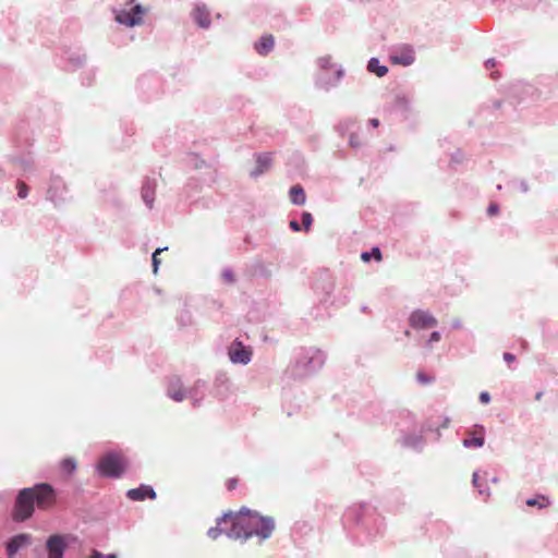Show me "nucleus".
I'll list each match as a JSON object with an SVG mask.
<instances>
[{"label":"nucleus","mask_w":558,"mask_h":558,"mask_svg":"<svg viewBox=\"0 0 558 558\" xmlns=\"http://www.w3.org/2000/svg\"><path fill=\"white\" fill-rule=\"evenodd\" d=\"M227 523L231 524L228 535L233 538L247 539L256 535L265 539L271 535L275 529V522L271 518L263 517L246 508H242L238 512L230 511L218 519V524Z\"/></svg>","instance_id":"f257e3e1"},{"label":"nucleus","mask_w":558,"mask_h":558,"mask_svg":"<svg viewBox=\"0 0 558 558\" xmlns=\"http://www.w3.org/2000/svg\"><path fill=\"white\" fill-rule=\"evenodd\" d=\"M56 504L57 493L54 488L47 483L36 484L17 493L11 518L14 522H24L33 517L35 507L46 511L52 509Z\"/></svg>","instance_id":"f03ea898"},{"label":"nucleus","mask_w":558,"mask_h":558,"mask_svg":"<svg viewBox=\"0 0 558 558\" xmlns=\"http://www.w3.org/2000/svg\"><path fill=\"white\" fill-rule=\"evenodd\" d=\"M126 462L122 454L110 452L98 462L97 469L102 476L119 477L125 470Z\"/></svg>","instance_id":"7ed1b4c3"},{"label":"nucleus","mask_w":558,"mask_h":558,"mask_svg":"<svg viewBox=\"0 0 558 558\" xmlns=\"http://www.w3.org/2000/svg\"><path fill=\"white\" fill-rule=\"evenodd\" d=\"M146 10L141 5H134L130 11L120 10L116 12L114 20L122 25L133 27L143 23V15Z\"/></svg>","instance_id":"20e7f679"},{"label":"nucleus","mask_w":558,"mask_h":558,"mask_svg":"<svg viewBox=\"0 0 558 558\" xmlns=\"http://www.w3.org/2000/svg\"><path fill=\"white\" fill-rule=\"evenodd\" d=\"M409 324L415 329H427L435 327L437 319L428 312L416 310L410 315Z\"/></svg>","instance_id":"39448f33"},{"label":"nucleus","mask_w":558,"mask_h":558,"mask_svg":"<svg viewBox=\"0 0 558 558\" xmlns=\"http://www.w3.org/2000/svg\"><path fill=\"white\" fill-rule=\"evenodd\" d=\"M414 60H415L414 50L411 46H408V45H403V46L399 47L390 54V61L393 64L408 66V65H411L414 62Z\"/></svg>","instance_id":"423d86ee"},{"label":"nucleus","mask_w":558,"mask_h":558,"mask_svg":"<svg viewBox=\"0 0 558 558\" xmlns=\"http://www.w3.org/2000/svg\"><path fill=\"white\" fill-rule=\"evenodd\" d=\"M228 353L233 363L247 364L252 357V351L238 340L232 342Z\"/></svg>","instance_id":"0eeeda50"},{"label":"nucleus","mask_w":558,"mask_h":558,"mask_svg":"<svg viewBox=\"0 0 558 558\" xmlns=\"http://www.w3.org/2000/svg\"><path fill=\"white\" fill-rule=\"evenodd\" d=\"M485 429L483 426H474V428L468 432V437L463 440V446L471 448H481L485 442Z\"/></svg>","instance_id":"6e6552de"},{"label":"nucleus","mask_w":558,"mask_h":558,"mask_svg":"<svg viewBox=\"0 0 558 558\" xmlns=\"http://www.w3.org/2000/svg\"><path fill=\"white\" fill-rule=\"evenodd\" d=\"M48 558H62L65 549L63 537L52 535L47 541Z\"/></svg>","instance_id":"1a4fd4ad"},{"label":"nucleus","mask_w":558,"mask_h":558,"mask_svg":"<svg viewBox=\"0 0 558 558\" xmlns=\"http://www.w3.org/2000/svg\"><path fill=\"white\" fill-rule=\"evenodd\" d=\"M31 543V535L19 534L12 537L7 543V554L9 557H13L22 547Z\"/></svg>","instance_id":"9d476101"},{"label":"nucleus","mask_w":558,"mask_h":558,"mask_svg":"<svg viewBox=\"0 0 558 558\" xmlns=\"http://www.w3.org/2000/svg\"><path fill=\"white\" fill-rule=\"evenodd\" d=\"M126 495L131 500H144L146 498H156L155 490L150 486L146 485H142L138 488L130 489Z\"/></svg>","instance_id":"9b49d317"},{"label":"nucleus","mask_w":558,"mask_h":558,"mask_svg":"<svg viewBox=\"0 0 558 558\" xmlns=\"http://www.w3.org/2000/svg\"><path fill=\"white\" fill-rule=\"evenodd\" d=\"M272 162L270 154H263L256 157V168L252 171L253 177H258L267 171Z\"/></svg>","instance_id":"f8f14e48"},{"label":"nucleus","mask_w":558,"mask_h":558,"mask_svg":"<svg viewBox=\"0 0 558 558\" xmlns=\"http://www.w3.org/2000/svg\"><path fill=\"white\" fill-rule=\"evenodd\" d=\"M275 46V39L271 35L263 36L258 43L255 44L256 51L265 56L272 50Z\"/></svg>","instance_id":"ddd939ff"},{"label":"nucleus","mask_w":558,"mask_h":558,"mask_svg":"<svg viewBox=\"0 0 558 558\" xmlns=\"http://www.w3.org/2000/svg\"><path fill=\"white\" fill-rule=\"evenodd\" d=\"M194 21L201 27H208L210 24L209 12L204 7H197L193 12Z\"/></svg>","instance_id":"4468645a"},{"label":"nucleus","mask_w":558,"mask_h":558,"mask_svg":"<svg viewBox=\"0 0 558 558\" xmlns=\"http://www.w3.org/2000/svg\"><path fill=\"white\" fill-rule=\"evenodd\" d=\"M290 201L295 205H304L306 202V195L304 189L300 185H293L289 192Z\"/></svg>","instance_id":"2eb2a0df"},{"label":"nucleus","mask_w":558,"mask_h":558,"mask_svg":"<svg viewBox=\"0 0 558 558\" xmlns=\"http://www.w3.org/2000/svg\"><path fill=\"white\" fill-rule=\"evenodd\" d=\"M65 190H66V185L63 183V181L58 177L53 178L51 180V185L48 189L49 198L52 202H56L57 195H59L58 192H64Z\"/></svg>","instance_id":"dca6fc26"},{"label":"nucleus","mask_w":558,"mask_h":558,"mask_svg":"<svg viewBox=\"0 0 558 558\" xmlns=\"http://www.w3.org/2000/svg\"><path fill=\"white\" fill-rule=\"evenodd\" d=\"M168 395L175 401H182L184 399L185 393L179 380L170 385Z\"/></svg>","instance_id":"f3484780"},{"label":"nucleus","mask_w":558,"mask_h":558,"mask_svg":"<svg viewBox=\"0 0 558 558\" xmlns=\"http://www.w3.org/2000/svg\"><path fill=\"white\" fill-rule=\"evenodd\" d=\"M76 470V461L73 458H65L60 462V471L65 475H71Z\"/></svg>","instance_id":"a211bd4d"},{"label":"nucleus","mask_w":558,"mask_h":558,"mask_svg":"<svg viewBox=\"0 0 558 558\" xmlns=\"http://www.w3.org/2000/svg\"><path fill=\"white\" fill-rule=\"evenodd\" d=\"M154 194H155V186L151 185L150 183H146L143 187H142V197L144 199V202L149 206L151 207L153 205V202H154Z\"/></svg>","instance_id":"6ab92c4d"},{"label":"nucleus","mask_w":558,"mask_h":558,"mask_svg":"<svg viewBox=\"0 0 558 558\" xmlns=\"http://www.w3.org/2000/svg\"><path fill=\"white\" fill-rule=\"evenodd\" d=\"M368 70L376 73V75L379 77L384 76L388 72V69L384 65H380L377 59L369 60Z\"/></svg>","instance_id":"aec40b11"},{"label":"nucleus","mask_w":558,"mask_h":558,"mask_svg":"<svg viewBox=\"0 0 558 558\" xmlns=\"http://www.w3.org/2000/svg\"><path fill=\"white\" fill-rule=\"evenodd\" d=\"M526 505L529 507H538V508H545L549 505L548 499L545 496H537L535 498H531L526 500Z\"/></svg>","instance_id":"412c9836"},{"label":"nucleus","mask_w":558,"mask_h":558,"mask_svg":"<svg viewBox=\"0 0 558 558\" xmlns=\"http://www.w3.org/2000/svg\"><path fill=\"white\" fill-rule=\"evenodd\" d=\"M371 257H374L377 262H380L383 259L380 250L378 247H374L371 253L364 252L361 255V258L364 262H369Z\"/></svg>","instance_id":"4be33fe9"},{"label":"nucleus","mask_w":558,"mask_h":558,"mask_svg":"<svg viewBox=\"0 0 558 558\" xmlns=\"http://www.w3.org/2000/svg\"><path fill=\"white\" fill-rule=\"evenodd\" d=\"M313 217L310 213L305 211L302 214V225L305 232L311 230Z\"/></svg>","instance_id":"5701e85b"},{"label":"nucleus","mask_w":558,"mask_h":558,"mask_svg":"<svg viewBox=\"0 0 558 558\" xmlns=\"http://www.w3.org/2000/svg\"><path fill=\"white\" fill-rule=\"evenodd\" d=\"M16 189L20 198H25L28 195V186L24 181H17Z\"/></svg>","instance_id":"b1692460"},{"label":"nucleus","mask_w":558,"mask_h":558,"mask_svg":"<svg viewBox=\"0 0 558 558\" xmlns=\"http://www.w3.org/2000/svg\"><path fill=\"white\" fill-rule=\"evenodd\" d=\"M161 248H157L153 254V268L154 272L156 274L160 264V259L158 258V255L161 253Z\"/></svg>","instance_id":"393cba45"},{"label":"nucleus","mask_w":558,"mask_h":558,"mask_svg":"<svg viewBox=\"0 0 558 558\" xmlns=\"http://www.w3.org/2000/svg\"><path fill=\"white\" fill-rule=\"evenodd\" d=\"M222 524H218L217 523V526L216 527H211L208 530V535L209 537H211L213 539H216L222 532V529L220 527Z\"/></svg>","instance_id":"a878e982"},{"label":"nucleus","mask_w":558,"mask_h":558,"mask_svg":"<svg viewBox=\"0 0 558 558\" xmlns=\"http://www.w3.org/2000/svg\"><path fill=\"white\" fill-rule=\"evenodd\" d=\"M416 378H417V380H418L420 383H422V384H424V385H425V384H429V383H432V381L434 380V378H433V377L427 376V375H426V374H424L423 372H418V373L416 374Z\"/></svg>","instance_id":"bb28decb"},{"label":"nucleus","mask_w":558,"mask_h":558,"mask_svg":"<svg viewBox=\"0 0 558 558\" xmlns=\"http://www.w3.org/2000/svg\"><path fill=\"white\" fill-rule=\"evenodd\" d=\"M349 144L351 147H360L362 142L357 134H351L349 138Z\"/></svg>","instance_id":"cd10ccee"},{"label":"nucleus","mask_w":558,"mask_h":558,"mask_svg":"<svg viewBox=\"0 0 558 558\" xmlns=\"http://www.w3.org/2000/svg\"><path fill=\"white\" fill-rule=\"evenodd\" d=\"M498 213H499V207H498V205H497V204L493 203V204H490V205L488 206V208H487V214H488L489 216H492V217H493V216H496Z\"/></svg>","instance_id":"c85d7f7f"},{"label":"nucleus","mask_w":558,"mask_h":558,"mask_svg":"<svg viewBox=\"0 0 558 558\" xmlns=\"http://www.w3.org/2000/svg\"><path fill=\"white\" fill-rule=\"evenodd\" d=\"M236 485H238V480H236V478H230V480H228V481H227V483H226V486H227V488H228L229 490L234 489V488L236 487Z\"/></svg>","instance_id":"c756f323"},{"label":"nucleus","mask_w":558,"mask_h":558,"mask_svg":"<svg viewBox=\"0 0 558 558\" xmlns=\"http://www.w3.org/2000/svg\"><path fill=\"white\" fill-rule=\"evenodd\" d=\"M480 400H481L482 403H488L490 401L489 393L486 392V391L481 392Z\"/></svg>","instance_id":"7c9ffc66"},{"label":"nucleus","mask_w":558,"mask_h":558,"mask_svg":"<svg viewBox=\"0 0 558 558\" xmlns=\"http://www.w3.org/2000/svg\"><path fill=\"white\" fill-rule=\"evenodd\" d=\"M290 228L294 231V232H299L301 231V226L298 221L295 220H291L290 223H289Z\"/></svg>","instance_id":"2f4dec72"},{"label":"nucleus","mask_w":558,"mask_h":558,"mask_svg":"<svg viewBox=\"0 0 558 558\" xmlns=\"http://www.w3.org/2000/svg\"><path fill=\"white\" fill-rule=\"evenodd\" d=\"M504 360L510 364L515 361V356L512 353L506 352L504 353Z\"/></svg>","instance_id":"473e14b6"},{"label":"nucleus","mask_w":558,"mask_h":558,"mask_svg":"<svg viewBox=\"0 0 558 558\" xmlns=\"http://www.w3.org/2000/svg\"><path fill=\"white\" fill-rule=\"evenodd\" d=\"M440 340V333L438 331L432 332L429 342H438Z\"/></svg>","instance_id":"72a5a7b5"},{"label":"nucleus","mask_w":558,"mask_h":558,"mask_svg":"<svg viewBox=\"0 0 558 558\" xmlns=\"http://www.w3.org/2000/svg\"><path fill=\"white\" fill-rule=\"evenodd\" d=\"M369 124L374 128H377L379 125V120L374 118L369 120Z\"/></svg>","instance_id":"f704fd0d"},{"label":"nucleus","mask_w":558,"mask_h":558,"mask_svg":"<svg viewBox=\"0 0 558 558\" xmlns=\"http://www.w3.org/2000/svg\"><path fill=\"white\" fill-rule=\"evenodd\" d=\"M89 558H104V555L99 551H94Z\"/></svg>","instance_id":"c9c22d12"},{"label":"nucleus","mask_w":558,"mask_h":558,"mask_svg":"<svg viewBox=\"0 0 558 558\" xmlns=\"http://www.w3.org/2000/svg\"><path fill=\"white\" fill-rule=\"evenodd\" d=\"M473 484H474V486L478 487V475H477V473L473 474Z\"/></svg>","instance_id":"e433bc0d"},{"label":"nucleus","mask_w":558,"mask_h":558,"mask_svg":"<svg viewBox=\"0 0 558 558\" xmlns=\"http://www.w3.org/2000/svg\"><path fill=\"white\" fill-rule=\"evenodd\" d=\"M225 277L229 280V281H233V277L231 274H225Z\"/></svg>","instance_id":"4c0bfd02"},{"label":"nucleus","mask_w":558,"mask_h":558,"mask_svg":"<svg viewBox=\"0 0 558 558\" xmlns=\"http://www.w3.org/2000/svg\"><path fill=\"white\" fill-rule=\"evenodd\" d=\"M487 65H492V66H494V65H495V61H494V60H488V61H487Z\"/></svg>","instance_id":"58836bf2"},{"label":"nucleus","mask_w":558,"mask_h":558,"mask_svg":"<svg viewBox=\"0 0 558 558\" xmlns=\"http://www.w3.org/2000/svg\"><path fill=\"white\" fill-rule=\"evenodd\" d=\"M535 399H536V400L542 399V392L536 393Z\"/></svg>","instance_id":"ea45409f"},{"label":"nucleus","mask_w":558,"mask_h":558,"mask_svg":"<svg viewBox=\"0 0 558 558\" xmlns=\"http://www.w3.org/2000/svg\"><path fill=\"white\" fill-rule=\"evenodd\" d=\"M107 558H118V557L114 554H110V555L107 556Z\"/></svg>","instance_id":"a19ab883"},{"label":"nucleus","mask_w":558,"mask_h":558,"mask_svg":"<svg viewBox=\"0 0 558 558\" xmlns=\"http://www.w3.org/2000/svg\"><path fill=\"white\" fill-rule=\"evenodd\" d=\"M128 1H129L130 3H133V2H134V0H128Z\"/></svg>","instance_id":"79ce46f5"}]
</instances>
